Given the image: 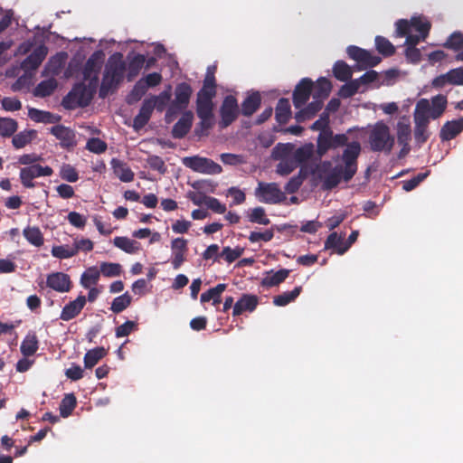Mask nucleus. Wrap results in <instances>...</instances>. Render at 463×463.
<instances>
[{
  "label": "nucleus",
  "instance_id": "47",
  "mask_svg": "<svg viewBox=\"0 0 463 463\" xmlns=\"http://www.w3.org/2000/svg\"><path fill=\"white\" fill-rule=\"evenodd\" d=\"M333 72L335 77L341 81L350 80L353 74L351 68L344 61L335 62Z\"/></svg>",
  "mask_w": 463,
  "mask_h": 463
},
{
  "label": "nucleus",
  "instance_id": "15",
  "mask_svg": "<svg viewBox=\"0 0 463 463\" xmlns=\"http://www.w3.org/2000/svg\"><path fill=\"white\" fill-rule=\"evenodd\" d=\"M101 64L102 58L99 53H94L88 59L84 66L83 75L85 80H89L90 81V85L96 86Z\"/></svg>",
  "mask_w": 463,
  "mask_h": 463
},
{
  "label": "nucleus",
  "instance_id": "19",
  "mask_svg": "<svg viewBox=\"0 0 463 463\" xmlns=\"http://www.w3.org/2000/svg\"><path fill=\"white\" fill-rule=\"evenodd\" d=\"M48 53V49L44 45H40L22 62V68L24 71L36 70Z\"/></svg>",
  "mask_w": 463,
  "mask_h": 463
},
{
  "label": "nucleus",
  "instance_id": "30",
  "mask_svg": "<svg viewBox=\"0 0 463 463\" xmlns=\"http://www.w3.org/2000/svg\"><path fill=\"white\" fill-rule=\"evenodd\" d=\"M39 348V341L36 335L28 334L23 340L20 350L24 356L28 357L33 355Z\"/></svg>",
  "mask_w": 463,
  "mask_h": 463
},
{
  "label": "nucleus",
  "instance_id": "50",
  "mask_svg": "<svg viewBox=\"0 0 463 463\" xmlns=\"http://www.w3.org/2000/svg\"><path fill=\"white\" fill-rule=\"evenodd\" d=\"M213 104L211 99H197L196 100V113L199 118H205L207 116H213Z\"/></svg>",
  "mask_w": 463,
  "mask_h": 463
},
{
  "label": "nucleus",
  "instance_id": "18",
  "mask_svg": "<svg viewBox=\"0 0 463 463\" xmlns=\"http://www.w3.org/2000/svg\"><path fill=\"white\" fill-rule=\"evenodd\" d=\"M259 304V298L256 295L243 294L234 304L232 315L234 317L241 315L243 312H252Z\"/></svg>",
  "mask_w": 463,
  "mask_h": 463
},
{
  "label": "nucleus",
  "instance_id": "24",
  "mask_svg": "<svg viewBox=\"0 0 463 463\" xmlns=\"http://www.w3.org/2000/svg\"><path fill=\"white\" fill-rule=\"evenodd\" d=\"M414 119V138L418 144L425 143L430 137L428 129L430 121L425 119L423 116H413Z\"/></svg>",
  "mask_w": 463,
  "mask_h": 463
},
{
  "label": "nucleus",
  "instance_id": "20",
  "mask_svg": "<svg viewBox=\"0 0 463 463\" xmlns=\"http://www.w3.org/2000/svg\"><path fill=\"white\" fill-rule=\"evenodd\" d=\"M51 133L60 140L62 147H72L76 145L74 132L61 125L54 126L51 128Z\"/></svg>",
  "mask_w": 463,
  "mask_h": 463
},
{
  "label": "nucleus",
  "instance_id": "12",
  "mask_svg": "<svg viewBox=\"0 0 463 463\" xmlns=\"http://www.w3.org/2000/svg\"><path fill=\"white\" fill-rule=\"evenodd\" d=\"M447 85L463 86V67L451 69L431 81V86L435 89H443Z\"/></svg>",
  "mask_w": 463,
  "mask_h": 463
},
{
  "label": "nucleus",
  "instance_id": "1",
  "mask_svg": "<svg viewBox=\"0 0 463 463\" xmlns=\"http://www.w3.org/2000/svg\"><path fill=\"white\" fill-rule=\"evenodd\" d=\"M126 71V63L123 55L119 52L112 54L106 65L102 82L99 89V97L105 98L110 92L115 90L123 80Z\"/></svg>",
  "mask_w": 463,
  "mask_h": 463
},
{
  "label": "nucleus",
  "instance_id": "48",
  "mask_svg": "<svg viewBox=\"0 0 463 463\" xmlns=\"http://www.w3.org/2000/svg\"><path fill=\"white\" fill-rule=\"evenodd\" d=\"M445 48L458 52L463 50V34L459 32L453 33L443 44Z\"/></svg>",
  "mask_w": 463,
  "mask_h": 463
},
{
  "label": "nucleus",
  "instance_id": "2",
  "mask_svg": "<svg viewBox=\"0 0 463 463\" xmlns=\"http://www.w3.org/2000/svg\"><path fill=\"white\" fill-rule=\"evenodd\" d=\"M368 143L373 151L389 154L394 146L395 137L391 134L389 126L381 120L369 126Z\"/></svg>",
  "mask_w": 463,
  "mask_h": 463
},
{
  "label": "nucleus",
  "instance_id": "3",
  "mask_svg": "<svg viewBox=\"0 0 463 463\" xmlns=\"http://www.w3.org/2000/svg\"><path fill=\"white\" fill-rule=\"evenodd\" d=\"M447 104L448 100L446 96L441 94L432 97L430 100L428 99H420L416 103L413 116H417V114L423 116L428 121H430V118L437 119L445 111Z\"/></svg>",
  "mask_w": 463,
  "mask_h": 463
},
{
  "label": "nucleus",
  "instance_id": "56",
  "mask_svg": "<svg viewBox=\"0 0 463 463\" xmlns=\"http://www.w3.org/2000/svg\"><path fill=\"white\" fill-rule=\"evenodd\" d=\"M221 161L227 165H240L246 163V159L242 155L223 153L220 156Z\"/></svg>",
  "mask_w": 463,
  "mask_h": 463
},
{
  "label": "nucleus",
  "instance_id": "37",
  "mask_svg": "<svg viewBox=\"0 0 463 463\" xmlns=\"http://www.w3.org/2000/svg\"><path fill=\"white\" fill-rule=\"evenodd\" d=\"M57 87V81L54 78L40 82L34 89V95L36 97H47L50 96Z\"/></svg>",
  "mask_w": 463,
  "mask_h": 463
},
{
  "label": "nucleus",
  "instance_id": "16",
  "mask_svg": "<svg viewBox=\"0 0 463 463\" xmlns=\"http://www.w3.org/2000/svg\"><path fill=\"white\" fill-rule=\"evenodd\" d=\"M87 302L86 297L83 295L78 296L73 301L66 304L60 315V319L63 321H70L80 315Z\"/></svg>",
  "mask_w": 463,
  "mask_h": 463
},
{
  "label": "nucleus",
  "instance_id": "21",
  "mask_svg": "<svg viewBox=\"0 0 463 463\" xmlns=\"http://www.w3.org/2000/svg\"><path fill=\"white\" fill-rule=\"evenodd\" d=\"M395 130L399 145L405 146L407 143H410L411 138V127L409 117H401L396 124Z\"/></svg>",
  "mask_w": 463,
  "mask_h": 463
},
{
  "label": "nucleus",
  "instance_id": "11",
  "mask_svg": "<svg viewBox=\"0 0 463 463\" xmlns=\"http://www.w3.org/2000/svg\"><path fill=\"white\" fill-rule=\"evenodd\" d=\"M220 113L222 118L220 125L222 128H227L237 118L240 113L237 99L232 95L225 97Z\"/></svg>",
  "mask_w": 463,
  "mask_h": 463
},
{
  "label": "nucleus",
  "instance_id": "51",
  "mask_svg": "<svg viewBox=\"0 0 463 463\" xmlns=\"http://www.w3.org/2000/svg\"><path fill=\"white\" fill-rule=\"evenodd\" d=\"M146 88L144 86L143 81L137 80L134 85L132 90L127 97V102L128 104H133L137 102L141 98L146 94Z\"/></svg>",
  "mask_w": 463,
  "mask_h": 463
},
{
  "label": "nucleus",
  "instance_id": "22",
  "mask_svg": "<svg viewBox=\"0 0 463 463\" xmlns=\"http://www.w3.org/2000/svg\"><path fill=\"white\" fill-rule=\"evenodd\" d=\"M194 119V114L191 111H185L181 118L175 124L172 129V135L175 138L184 137L191 129Z\"/></svg>",
  "mask_w": 463,
  "mask_h": 463
},
{
  "label": "nucleus",
  "instance_id": "54",
  "mask_svg": "<svg viewBox=\"0 0 463 463\" xmlns=\"http://www.w3.org/2000/svg\"><path fill=\"white\" fill-rule=\"evenodd\" d=\"M52 252L56 258L68 259L77 253V249L73 248L72 245H61L53 247Z\"/></svg>",
  "mask_w": 463,
  "mask_h": 463
},
{
  "label": "nucleus",
  "instance_id": "55",
  "mask_svg": "<svg viewBox=\"0 0 463 463\" xmlns=\"http://www.w3.org/2000/svg\"><path fill=\"white\" fill-rule=\"evenodd\" d=\"M60 176L61 179L70 183H74L79 179V174L77 170L69 164H64L61 165L60 169Z\"/></svg>",
  "mask_w": 463,
  "mask_h": 463
},
{
  "label": "nucleus",
  "instance_id": "14",
  "mask_svg": "<svg viewBox=\"0 0 463 463\" xmlns=\"http://www.w3.org/2000/svg\"><path fill=\"white\" fill-rule=\"evenodd\" d=\"M313 89V81L307 78L303 79L296 87L293 94V103L297 109L303 107L308 100Z\"/></svg>",
  "mask_w": 463,
  "mask_h": 463
},
{
  "label": "nucleus",
  "instance_id": "58",
  "mask_svg": "<svg viewBox=\"0 0 463 463\" xmlns=\"http://www.w3.org/2000/svg\"><path fill=\"white\" fill-rule=\"evenodd\" d=\"M100 272L106 277L118 276L121 272V266L117 262H102Z\"/></svg>",
  "mask_w": 463,
  "mask_h": 463
},
{
  "label": "nucleus",
  "instance_id": "36",
  "mask_svg": "<svg viewBox=\"0 0 463 463\" xmlns=\"http://www.w3.org/2000/svg\"><path fill=\"white\" fill-rule=\"evenodd\" d=\"M301 290H302V288L299 286V287H296L291 291H287L280 295L275 296L273 298V303L275 306H278V307L287 306L290 302L294 301L299 296Z\"/></svg>",
  "mask_w": 463,
  "mask_h": 463
},
{
  "label": "nucleus",
  "instance_id": "57",
  "mask_svg": "<svg viewBox=\"0 0 463 463\" xmlns=\"http://www.w3.org/2000/svg\"><path fill=\"white\" fill-rule=\"evenodd\" d=\"M332 148V142L329 141V134L322 132L317 137V154L321 157L328 149Z\"/></svg>",
  "mask_w": 463,
  "mask_h": 463
},
{
  "label": "nucleus",
  "instance_id": "40",
  "mask_svg": "<svg viewBox=\"0 0 463 463\" xmlns=\"http://www.w3.org/2000/svg\"><path fill=\"white\" fill-rule=\"evenodd\" d=\"M291 115L288 99H280L276 107V118L279 123H286Z\"/></svg>",
  "mask_w": 463,
  "mask_h": 463
},
{
  "label": "nucleus",
  "instance_id": "31",
  "mask_svg": "<svg viewBox=\"0 0 463 463\" xmlns=\"http://www.w3.org/2000/svg\"><path fill=\"white\" fill-rule=\"evenodd\" d=\"M28 116L32 120L43 123H55L61 118L60 116L52 114L48 111L39 110L37 109H30Z\"/></svg>",
  "mask_w": 463,
  "mask_h": 463
},
{
  "label": "nucleus",
  "instance_id": "42",
  "mask_svg": "<svg viewBox=\"0 0 463 463\" xmlns=\"http://www.w3.org/2000/svg\"><path fill=\"white\" fill-rule=\"evenodd\" d=\"M289 270L279 269V271L269 274L261 280V285L264 287H274L283 282L288 276Z\"/></svg>",
  "mask_w": 463,
  "mask_h": 463
},
{
  "label": "nucleus",
  "instance_id": "35",
  "mask_svg": "<svg viewBox=\"0 0 463 463\" xmlns=\"http://www.w3.org/2000/svg\"><path fill=\"white\" fill-rule=\"evenodd\" d=\"M331 90V82L326 78H320L317 84H313V98L314 99H326Z\"/></svg>",
  "mask_w": 463,
  "mask_h": 463
},
{
  "label": "nucleus",
  "instance_id": "63",
  "mask_svg": "<svg viewBox=\"0 0 463 463\" xmlns=\"http://www.w3.org/2000/svg\"><path fill=\"white\" fill-rule=\"evenodd\" d=\"M203 203L211 210L217 213H224L226 212V206L221 202L214 198L210 196H204L203 197Z\"/></svg>",
  "mask_w": 463,
  "mask_h": 463
},
{
  "label": "nucleus",
  "instance_id": "52",
  "mask_svg": "<svg viewBox=\"0 0 463 463\" xmlns=\"http://www.w3.org/2000/svg\"><path fill=\"white\" fill-rule=\"evenodd\" d=\"M375 45L377 51L385 56L392 55L395 52V48L392 43L383 36H377L375 38Z\"/></svg>",
  "mask_w": 463,
  "mask_h": 463
},
{
  "label": "nucleus",
  "instance_id": "29",
  "mask_svg": "<svg viewBox=\"0 0 463 463\" xmlns=\"http://www.w3.org/2000/svg\"><path fill=\"white\" fill-rule=\"evenodd\" d=\"M107 354L108 351L102 346L89 350L83 359L85 368L90 369L94 367Z\"/></svg>",
  "mask_w": 463,
  "mask_h": 463
},
{
  "label": "nucleus",
  "instance_id": "33",
  "mask_svg": "<svg viewBox=\"0 0 463 463\" xmlns=\"http://www.w3.org/2000/svg\"><path fill=\"white\" fill-rule=\"evenodd\" d=\"M100 269L97 267L87 269L80 277V284L85 288H90L92 285H96L99 277Z\"/></svg>",
  "mask_w": 463,
  "mask_h": 463
},
{
  "label": "nucleus",
  "instance_id": "6",
  "mask_svg": "<svg viewBox=\"0 0 463 463\" xmlns=\"http://www.w3.org/2000/svg\"><path fill=\"white\" fill-rule=\"evenodd\" d=\"M395 33L398 37H403L410 31L417 32L421 35V39H426L430 29V23L422 17H412L410 21L401 19L395 24Z\"/></svg>",
  "mask_w": 463,
  "mask_h": 463
},
{
  "label": "nucleus",
  "instance_id": "44",
  "mask_svg": "<svg viewBox=\"0 0 463 463\" xmlns=\"http://www.w3.org/2000/svg\"><path fill=\"white\" fill-rule=\"evenodd\" d=\"M131 296L128 292H126L113 299L110 310L115 314H118L124 311L131 304Z\"/></svg>",
  "mask_w": 463,
  "mask_h": 463
},
{
  "label": "nucleus",
  "instance_id": "7",
  "mask_svg": "<svg viewBox=\"0 0 463 463\" xmlns=\"http://www.w3.org/2000/svg\"><path fill=\"white\" fill-rule=\"evenodd\" d=\"M255 196L260 202L269 204H277L286 199L284 192L276 183L260 182L255 189Z\"/></svg>",
  "mask_w": 463,
  "mask_h": 463
},
{
  "label": "nucleus",
  "instance_id": "61",
  "mask_svg": "<svg viewBox=\"0 0 463 463\" xmlns=\"http://www.w3.org/2000/svg\"><path fill=\"white\" fill-rule=\"evenodd\" d=\"M146 163L151 169L156 170L162 175L167 170L165 161L158 156H149L146 159Z\"/></svg>",
  "mask_w": 463,
  "mask_h": 463
},
{
  "label": "nucleus",
  "instance_id": "34",
  "mask_svg": "<svg viewBox=\"0 0 463 463\" xmlns=\"http://www.w3.org/2000/svg\"><path fill=\"white\" fill-rule=\"evenodd\" d=\"M77 405V399L73 393H67L61 400L59 410L62 418L69 417Z\"/></svg>",
  "mask_w": 463,
  "mask_h": 463
},
{
  "label": "nucleus",
  "instance_id": "49",
  "mask_svg": "<svg viewBox=\"0 0 463 463\" xmlns=\"http://www.w3.org/2000/svg\"><path fill=\"white\" fill-rule=\"evenodd\" d=\"M17 130V122L9 118H0V136L10 137Z\"/></svg>",
  "mask_w": 463,
  "mask_h": 463
},
{
  "label": "nucleus",
  "instance_id": "26",
  "mask_svg": "<svg viewBox=\"0 0 463 463\" xmlns=\"http://www.w3.org/2000/svg\"><path fill=\"white\" fill-rule=\"evenodd\" d=\"M463 130V118L448 121L443 125L440 130V138L442 140H450L458 136Z\"/></svg>",
  "mask_w": 463,
  "mask_h": 463
},
{
  "label": "nucleus",
  "instance_id": "64",
  "mask_svg": "<svg viewBox=\"0 0 463 463\" xmlns=\"http://www.w3.org/2000/svg\"><path fill=\"white\" fill-rule=\"evenodd\" d=\"M2 107L6 111H16L21 109V101L14 97H6L1 100Z\"/></svg>",
  "mask_w": 463,
  "mask_h": 463
},
{
  "label": "nucleus",
  "instance_id": "13",
  "mask_svg": "<svg viewBox=\"0 0 463 463\" xmlns=\"http://www.w3.org/2000/svg\"><path fill=\"white\" fill-rule=\"evenodd\" d=\"M347 53L350 58L357 61L363 68L373 67L381 61L379 56L356 46L348 47Z\"/></svg>",
  "mask_w": 463,
  "mask_h": 463
},
{
  "label": "nucleus",
  "instance_id": "28",
  "mask_svg": "<svg viewBox=\"0 0 463 463\" xmlns=\"http://www.w3.org/2000/svg\"><path fill=\"white\" fill-rule=\"evenodd\" d=\"M325 247L326 250H331L333 252L340 255L344 254L348 250V247L345 243V239L336 232H332L327 237Z\"/></svg>",
  "mask_w": 463,
  "mask_h": 463
},
{
  "label": "nucleus",
  "instance_id": "27",
  "mask_svg": "<svg viewBox=\"0 0 463 463\" xmlns=\"http://www.w3.org/2000/svg\"><path fill=\"white\" fill-rule=\"evenodd\" d=\"M152 106L151 102L146 101V99L143 101L139 112L133 121V128L136 130H139L146 125L154 110Z\"/></svg>",
  "mask_w": 463,
  "mask_h": 463
},
{
  "label": "nucleus",
  "instance_id": "38",
  "mask_svg": "<svg viewBox=\"0 0 463 463\" xmlns=\"http://www.w3.org/2000/svg\"><path fill=\"white\" fill-rule=\"evenodd\" d=\"M114 245L128 253H134L139 250L140 244L128 237H116L113 241Z\"/></svg>",
  "mask_w": 463,
  "mask_h": 463
},
{
  "label": "nucleus",
  "instance_id": "8",
  "mask_svg": "<svg viewBox=\"0 0 463 463\" xmlns=\"http://www.w3.org/2000/svg\"><path fill=\"white\" fill-rule=\"evenodd\" d=\"M183 164L194 172L203 175H218L222 172V166L207 157L199 156L183 158Z\"/></svg>",
  "mask_w": 463,
  "mask_h": 463
},
{
  "label": "nucleus",
  "instance_id": "32",
  "mask_svg": "<svg viewBox=\"0 0 463 463\" xmlns=\"http://www.w3.org/2000/svg\"><path fill=\"white\" fill-rule=\"evenodd\" d=\"M260 96L259 93H253L247 97L241 105V112L244 116H251L260 107Z\"/></svg>",
  "mask_w": 463,
  "mask_h": 463
},
{
  "label": "nucleus",
  "instance_id": "43",
  "mask_svg": "<svg viewBox=\"0 0 463 463\" xmlns=\"http://www.w3.org/2000/svg\"><path fill=\"white\" fill-rule=\"evenodd\" d=\"M170 99V90H165L157 96H153L149 99H146V100L151 102V104L153 105V109H156L158 111L162 112L165 109L166 104L169 102Z\"/></svg>",
  "mask_w": 463,
  "mask_h": 463
},
{
  "label": "nucleus",
  "instance_id": "39",
  "mask_svg": "<svg viewBox=\"0 0 463 463\" xmlns=\"http://www.w3.org/2000/svg\"><path fill=\"white\" fill-rule=\"evenodd\" d=\"M145 56L142 54H137L133 57V59L128 63V80L131 81L133 79L137 76V74L140 72L141 69L144 66L145 63Z\"/></svg>",
  "mask_w": 463,
  "mask_h": 463
},
{
  "label": "nucleus",
  "instance_id": "4",
  "mask_svg": "<svg viewBox=\"0 0 463 463\" xmlns=\"http://www.w3.org/2000/svg\"><path fill=\"white\" fill-rule=\"evenodd\" d=\"M360 153L361 145L357 141L349 143L343 151L340 156L343 165L339 168L345 181L351 180L357 172V158Z\"/></svg>",
  "mask_w": 463,
  "mask_h": 463
},
{
  "label": "nucleus",
  "instance_id": "60",
  "mask_svg": "<svg viewBox=\"0 0 463 463\" xmlns=\"http://www.w3.org/2000/svg\"><path fill=\"white\" fill-rule=\"evenodd\" d=\"M360 84L357 80H351L342 86L339 94L343 98H349L354 95L360 90Z\"/></svg>",
  "mask_w": 463,
  "mask_h": 463
},
{
  "label": "nucleus",
  "instance_id": "10",
  "mask_svg": "<svg viewBox=\"0 0 463 463\" xmlns=\"http://www.w3.org/2000/svg\"><path fill=\"white\" fill-rule=\"evenodd\" d=\"M53 173L50 166H42L40 165H32L24 167L20 171V180L23 185L26 188H33L35 186L33 180L40 176H50Z\"/></svg>",
  "mask_w": 463,
  "mask_h": 463
},
{
  "label": "nucleus",
  "instance_id": "17",
  "mask_svg": "<svg viewBox=\"0 0 463 463\" xmlns=\"http://www.w3.org/2000/svg\"><path fill=\"white\" fill-rule=\"evenodd\" d=\"M46 284L58 292H68L71 288V281L67 274L56 272L47 277Z\"/></svg>",
  "mask_w": 463,
  "mask_h": 463
},
{
  "label": "nucleus",
  "instance_id": "9",
  "mask_svg": "<svg viewBox=\"0 0 463 463\" xmlns=\"http://www.w3.org/2000/svg\"><path fill=\"white\" fill-rule=\"evenodd\" d=\"M192 88L189 84L183 82L176 86L175 99L170 105L166 116L174 115L187 108L192 95Z\"/></svg>",
  "mask_w": 463,
  "mask_h": 463
},
{
  "label": "nucleus",
  "instance_id": "23",
  "mask_svg": "<svg viewBox=\"0 0 463 463\" xmlns=\"http://www.w3.org/2000/svg\"><path fill=\"white\" fill-rule=\"evenodd\" d=\"M226 284L221 283L213 288H209L207 291L201 295V303L212 301L213 306H214L216 309L219 310L220 305L222 303V294L226 289Z\"/></svg>",
  "mask_w": 463,
  "mask_h": 463
},
{
  "label": "nucleus",
  "instance_id": "45",
  "mask_svg": "<svg viewBox=\"0 0 463 463\" xmlns=\"http://www.w3.org/2000/svg\"><path fill=\"white\" fill-rule=\"evenodd\" d=\"M314 154V145L309 143L302 146L301 147L298 148L294 154L293 157L296 163H305L308 159L311 158V156Z\"/></svg>",
  "mask_w": 463,
  "mask_h": 463
},
{
  "label": "nucleus",
  "instance_id": "25",
  "mask_svg": "<svg viewBox=\"0 0 463 463\" xmlns=\"http://www.w3.org/2000/svg\"><path fill=\"white\" fill-rule=\"evenodd\" d=\"M110 165L113 169V173L120 181L125 183L133 181L135 175L125 162L113 158Z\"/></svg>",
  "mask_w": 463,
  "mask_h": 463
},
{
  "label": "nucleus",
  "instance_id": "62",
  "mask_svg": "<svg viewBox=\"0 0 463 463\" xmlns=\"http://www.w3.org/2000/svg\"><path fill=\"white\" fill-rule=\"evenodd\" d=\"M86 148L90 152L101 154L106 151L107 144L99 138L92 137L87 142Z\"/></svg>",
  "mask_w": 463,
  "mask_h": 463
},
{
  "label": "nucleus",
  "instance_id": "59",
  "mask_svg": "<svg viewBox=\"0 0 463 463\" xmlns=\"http://www.w3.org/2000/svg\"><path fill=\"white\" fill-rule=\"evenodd\" d=\"M251 222L267 225L269 223V220L266 216L265 210L262 207H256L252 209L251 213L249 216Z\"/></svg>",
  "mask_w": 463,
  "mask_h": 463
},
{
  "label": "nucleus",
  "instance_id": "46",
  "mask_svg": "<svg viewBox=\"0 0 463 463\" xmlns=\"http://www.w3.org/2000/svg\"><path fill=\"white\" fill-rule=\"evenodd\" d=\"M35 137V131L25 130L16 134L12 140V143L15 148H23Z\"/></svg>",
  "mask_w": 463,
  "mask_h": 463
},
{
  "label": "nucleus",
  "instance_id": "53",
  "mask_svg": "<svg viewBox=\"0 0 463 463\" xmlns=\"http://www.w3.org/2000/svg\"><path fill=\"white\" fill-rule=\"evenodd\" d=\"M24 235L28 241L35 246H40L43 242L41 231L35 227H28L24 230Z\"/></svg>",
  "mask_w": 463,
  "mask_h": 463
},
{
  "label": "nucleus",
  "instance_id": "41",
  "mask_svg": "<svg viewBox=\"0 0 463 463\" xmlns=\"http://www.w3.org/2000/svg\"><path fill=\"white\" fill-rule=\"evenodd\" d=\"M187 241L176 238L172 241V254L174 260H184L186 257Z\"/></svg>",
  "mask_w": 463,
  "mask_h": 463
},
{
  "label": "nucleus",
  "instance_id": "5",
  "mask_svg": "<svg viewBox=\"0 0 463 463\" xmlns=\"http://www.w3.org/2000/svg\"><path fill=\"white\" fill-rule=\"evenodd\" d=\"M94 88L86 86L83 83H80L74 86V88L69 92L64 98L62 103L67 109H75L77 107H86L90 104L92 99Z\"/></svg>",
  "mask_w": 463,
  "mask_h": 463
}]
</instances>
